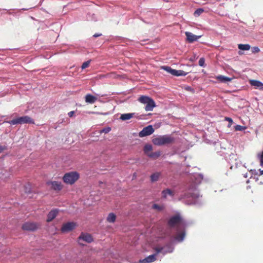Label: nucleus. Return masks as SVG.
<instances>
[{
  "mask_svg": "<svg viewBox=\"0 0 263 263\" xmlns=\"http://www.w3.org/2000/svg\"><path fill=\"white\" fill-rule=\"evenodd\" d=\"M201 197L199 191L195 189L189 190L183 195L181 198L185 199L184 202L186 204L199 205L201 203Z\"/></svg>",
  "mask_w": 263,
  "mask_h": 263,
  "instance_id": "1",
  "label": "nucleus"
},
{
  "mask_svg": "<svg viewBox=\"0 0 263 263\" xmlns=\"http://www.w3.org/2000/svg\"><path fill=\"white\" fill-rule=\"evenodd\" d=\"M174 141L173 137L170 135H164L154 138L152 142L155 145L161 146L172 143Z\"/></svg>",
  "mask_w": 263,
  "mask_h": 263,
  "instance_id": "2",
  "label": "nucleus"
},
{
  "mask_svg": "<svg viewBox=\"0 0 263 263\" xmlns=\"http://www.w3.org/2000/svg\"><path fill=\"white\" fill-rule=\"evenodd\" d=\"M138 101L145 105L144 109L147 111H152L153 108L156 106V104L154 100L147 96H141L138 99Z\"/></svg>",
  "mask_w": 263,
  "mask_h": 263,
  "instance_id": "3",
  "label": "nucleus"
},
{
  "mask_svg": "<svg viewBox=\"0 0 263 263\" xmlns=\"http://www.w3.org/2000/svg\"><path fill=\"white\" fill-rule=\"evenodd\" d=\"M80 178L79 174L77 172L66 173L63 177V181L68 184H73Z\"/></svg>",
  "mask_w": 263,
  "mask_h": 263,
  "instance_id": "4",
  "label": "nucleus"
},
{
  "mask_svg": "<svg viewBox=\"0 0 263 263\" xmlns=\"http://www.w3.org/2000/svg\"><path fill=\"white\" fill-rule=\"evenodd\" d=\"M11 125L23 124L25 123L34 124V120L28 116H24L14 119L8 122Z\"/></svg>",
  "mask_w": 263,
  "mask_h": 263,
  "instance_id": "5",
  "label": "nucleus"
},
{
  "mask_svg": "<svg viewBox=\"0 0 263 263\" xmlns=\"http://www.w3.org/2000/svg\"><path fill=\"white\" fill-rule=\"evenodd\" d=\"M168 224L170 227L176 225L178 228L184 229L185 223L179 215H175L172 217L168 220Z\"/></svg>",
  "mask_w": 263,
  "mask_h": 263,
  "instance_id": "6",
  "label": "nucleus"
},
{
  "mask_svg": "<svg viewBox=\"0 0 263 263\" xmlns=\"http://www.w3.org/2000/svg\"><path fill=\"white\" fill-rule=\"evenodd\" d=\"M174 249V248L173 245L170 243L162 247H156L155 248L157 254L162 253L163 255L168 253H172Z\"/></svg>",
  "mask_w": 263,
  "mask_h": 263,
  "instance_id": "7",
  "label": "nucleus"
},
{
  "mask_svg": "<svg viewBox=\"0 0 263 263\" xmlns=\"http://www.w3.org/2000/svg\"><path fill=\"white\" fill-rule=\"evenodd\" d=\"M72 263H95V260L88 256H79L73 260Z\"/></svg>",
  "mask_w": 263,
  "mask_h": 263,
  "instance_id": "8",
  "label": "nucleus"
},
{
  "mask_svg": "<svg viewBox=\"0 0 263 263\" xmlns=\"http://www.w3.org/2000/svg\"><path fill=\"white\" fill-rule=\"evenodd\" d=\"M93 240V238L92 237L91 235L88 233H82L80 236L79 237V243L80 245L83 246L84 244H83L81 242V241H84L87 243H91Z\"/></svg>",
  "mask_w": 263,
  "mask_h": 263,
  "instance_id": "9",
  "label": "nucleus"
},
{
  "mask_svg": "<svg viewBox=\"0 0 263 263\" xmlns=\"http://www.w3.org/2000/svg\"><path fill=\"white\" fill-rule=\"evenodd\" d=\"M76 227V224L74 222H68L64 223L61 229L63 233H67L73 230Z\"/></svg>",
  "mask_w": 263,
  "mask_h": 263,
  "instance_id": "10",
  "label": "nucleus"
},
{
  "mask_svg": "<svg viewBox=\"0 0 263 263\" xmlns=\"http://www.w3.org/2000/svg\"><path fill=\"white\" fill-rule=\"evenodd\" d=\"M154 132V129L152 125H148L145 127L139 133V136L140 137H144L147 136L151 135Z\"/></svg>",
  "mask_w": 263,
  "mask_h": 263,
  "instance_id": "11",
  "label": "nucleus"
},
{
  "mask_svg": "<svg viewBox=\"0 0 263 263\" xmlns=\"http://www.w3.org/2000/svg\"><path fill=\"white\" fill-rule=\"evenodd\" d=\"M38 228V225L35 222H27L22 225L23 230L28 231H34Z\"/></svg>",
  "mask_w": 263,
  "mask_h": 263,
  "instance_id": "12",
  "label": "nucleus"
},
{
  "mask_svg": "<svg viewBox=\"0 0 263 263\" xmlns=\"http://www.w3.org/2000/svg\"><path fill=\"white\" fill-rule=\"evenodd\" d=\"M185 34L186 36L187 41L190 43H192L195 41H197L199 38L201 37V35H196L188 31L185 32Z\"/></svg>",
  "mask_w": 263,
  "mask_h": 263,
  "instance_id": "13",
  "label": "nucleus"
},
{
  "mask_svg": "<svg viewBox=\"0 0 263 263\" xmlns=\"http://www.w3.org/2000/svg\"><path fill=\"white\" fill-rule=\"evenodd\" d=\"M48 185H51V188L55 191H60L62 189V185L61 182L57 181H51L47 182Z\"/></svg>",
  "mask_w": 263,
  "mask_h": 263,
  "instance_id": "14",
  "label": "nucleus"
},
{
  "mask_svg": "<svg viewBox=\"0 0 263 263\" xmlns=\"http://www.w3.org/2000/svg\"><path fill=\"white\" fill-rule=\"evenodd\" d=\"M158 254L156 253L153 254L152 255H149L144 259L140 260V263H150L156 260V256Z\"/></svg>",
  "mask_w": 263,
  "mask_h": 263,
  "instance_id": "15",
  "label": "nucleus"
},
{
  "mask_svg": "<svg viewBox=\"0 0 263 263\" xmlns=\"http://www.w3.org/2000/svg\"><path fill=\"white\" fill-rule=\"evenodd\" d=\"M250 84L251 86H254L256 89H259L260 90H263V83L257 80H251Z\"/></svg>",
  "mask_w": 263,
  "mask_h": 263,
  "instance_id": "16",
  "label": "nucleus"
},
{
  "mask_svg": "<svg viewBox=\"0 0 263 263\" xmlns=\"http://www.w3.org/2000/svg\"><path fill=\"white\" fill-rule=\"evenodd\" d=\"M59 210L58 209H54L51 210L47 215V222H50L54 219L57 216Z\"/></svg>",
  "mask_w": 263,
  "mask_h": 263,
  "instance_id": "17",
  "label": "nucleus"
},
{
  "mask_svg": "<svg viewBox=\"0 0 263 263\" xmlns=\"http://www.w3.org/2000/svg\"><path fill=\"white\" fill-rule=\"evenodd\" d=\"M162 197L163 198L166 199L167 196L173 197L175 195L174 192L170 189H166L162 191Z\"/></svg>",
  "mask_w": 263,
  "mask_h": 263,
  "instance_id": "18",
  "label": "nucleus"
},
{
  "mask_svg": "<svg viewBox=\"0 0 263 263\" xmlns=\"http://www.w3.org/2000/svg\"><path fill=\"white\" fill-rule=\"evenodd\" d=\"M97 100V98L90 94H87L85 96V101L90 104L94 103Z\"/></svg>",
  "mask_w": 263,
  "mask_h": 263,
  "instance_id": "19",
  "label": "nucleus"
},
{
  "mask_svg": "<svg viewBox=\"0 0 263 263\" xmlns=\"http://www.w3.org/2000/svg\"><path fill=\"white\" fill-rule=\"evenodd\" d=\"M135 115V113H127L122 114L120 116V119L122 121L129 120L132 118Z\"/></svg>",
  "mask_w": 263,
  "mask_h": 263,
  "instance_id": "20",
  "label": "nucleus"
},
{
  "mask_svg": "<svg viewBox=\"0 0 263 263\" xmlns=\"http://www.w3.org/2000/svg\"><path fill=\"white\" fill-rule=\"evenodd\" d=\"M161 175V174L160 172H156L152 174L150 176L151 182H154L157 181L159 180Z\"/></svg>",
  "mask_w": 263,
  "mask_h": 263,
  "instance_id": "21",
  "label": "nucleus"
},
{
  "mask_svg": "<svg viewBox=\"0 0 263 263\" xmlns=\"http://www.w3.org/2000/svg\"><path fill=\"white\" fill-rule=\"evenodd\" d=\"M216 78L218 81H219L221 82H223V83H227L228 82H230L232 80L231 78H230L229 77H226V76H221V75L218 76L216 77Z\"/></svg>",
  "mask_w": 263,
  "mask_h": 263,
  "instance_id": "22",
  "label": "nucleus"
},
{
  "mask_svg": "<svg viewBox=\"0 0 263 263\" xmlns=\"http://www.w3.org/2000/svg\"><path fill=\"white\" fill-rule=\"evenodd\" d=\"M116 219V215L113 213H110L108 214L107 217V221L110 223H113L115 221Z\"/></svg>",
  "mask_w": 263,
  "mask_h": 263,
  "instance_id": "23",
  "label": "nucleus"
},
{
  "mask_svg": "<svg viewBox=\"0 0 263 263\" xmlns=\"http://www.w3.org/2000/svg\"><path fill=\"white\" fill-rule=\"evenodd\" d=\"M185 234V231L183 229V231H181V233L180 234H179L178 235H177L176 237V240L178 242L182 241L184 238Z\"/></svg>",
  "mask_w": 263,
  "mask_h": 263,
  "instance_id": "24",
  "label": "nucleus"
},
{
  "mask_svg": "<svg viewBox=\"0 0 263 263\" xmlns=\"http://www.w3.org/2000/svg\"><path fill=\"white\" fill-rule=\"evenodd\" d=\"M238 48L239 49L241 50H250L251 46L249 44H240L238 45Z\"/></svg>",
  "mask_w": 263,
  "mask_h": 263,
  "instance_id": "25",
  "label": "nucleus"
},
{
  "mask_svg": "<svg viewBox=\"0 0 263 263\" xmlns=\"http://www.w3.org/2000/svg\"><path fill=\"white\" fill-rule=\"evenodd\" d=\"M152 149L153 147L152 145L146 144L144 147L143 151L144 153L148 156V154H149L151 153V151L152 150Z\"/></svg>",
  "mask_w": 263,
  "mask_h": 263,
  "instance_id": "26",
  "label": "nucleus"
},
{
  "mask_svg": "<svg viewBox=\"0 0 263 263\" xmlns=\"http://www.w3.org/2000/svg\"><path fill=\"white\" fill-rule=\"evenodd\" d=\"M161 155V152L157 151L155 152H151L149 154H148V156L150 158H157L160 157Z\"/></svg>",
  "mask_w": 263,
  "mask_h": 263,
  "instance_id": "27",
  "label": "nucleus"
},
{
  "mask_svg": "<svg viewBox=\"0 0 263 263\" xmlns=\"http://www.w3.org/2000/svg\"><path fill=\"white\" fill-rule=\"evenodd\" d=\"M204 10L203 8H198L195 11L194 13V15L195 17H198L204 12Z\"/></svg>",
  "mask_w": 263,
  "mask_h": 263,
  "instance_id": "28",
  "label": "nucleus"
},
{
  "mask_svg": "<svg viewBox=\"0 0 263 263\" xmlns=\"http://www.w3.org/2000/svg\"><path fill=\"white\" fill-rule=\"evenodd\" d=\"M234 128L236 131H243L245 130L247 128V127L246 126H245L236 125V126H235Z\"/></svg>",
  "mask_w": 263,
  "mask_h": 263,
  "instance_id": "29",
  "label": "nucleus"
},
{
  "mask_svg": "<svg viewBox=\"0 0 263 263\" xmlns=\"http://www.w3.org/2000/svg\"><path fill=\"white\" fill-rule=\"evenodd\" d=\"M90 63V60L84 62L81 66V68L82 69H84L88 67Z\"/></svg>",
  "mask_w": 263,
  "mask_h": 263,
  "instance_id": "30",
  "label": "nucleus"
},
{
  "mask_svg": "<svg viewBox=\"0 0 263 263\" xmlns=\"http://www.w3.org/2000/svg\"><path fill=\"white\" fill-rule=\"evenodd\" d=\"M162 69L166 71L167 72H169L172 74V70H173L174 69H172L171 67L168 66H164L162 67Z\"/></svg>",
  "mask_w": 263,
  "mask_h": 263,
  "instance_id": "31",
  "label": "nucleus"
},
{
  "mask_svg": "<svg viewBox=\"0 0 263 263\" xmlns=\"http://www.w3.org/2000/svg\"><path fill=\"white\" fill-rule=\"evenodd\" d=\"M194 177L197 179H198V181H196V182H200V181H201V180H202L203 179V176L201 174H196L194 176Z\"/></svg>",
  "mask_w": 263,
  "mask_h": 263,
  "instance_id": "32",
  "label": "nucleus"
},
{
  "mask_svg": "<svg viewBox=\"0 0 263 263\" xmlns=\"http://www.w3.org/2000/svg\"><path fill=\"white\" fill-rule=\"evenodd\" d=\"M199 65L201 67H204L205 66V60L203 58H201L200 59H199Z\"/></svg>",
  "mask_w": 263,
  "mask_h": 263,
  "instance_id": "33",
  "label": "nucleus"
},
{
  "mask_svg": "<svg viewBox=\"0 0 263 263\" xmlns=\"http://www.w3.org/2000/svg\"><path fill=\"white\" fill-rule=\"evenodd\" d=\"M111 130V128L109 127H107L105 128H103L102 130H101L100 133H104L105 134H107L109 133Z\"/></svg>",
  "mask_w": 263,
  "mask_h": 263,
  "instance_id": "34",
  "label": "nucleus"
},
{
  "mask_svg": "<svg viewBox=\"0 0 263 263\" xmlns=\"http://www.w3.org/2000/svg\"><path fill=\"white\" fill-rule=\"evenodd\" d=\"M153 208L154 209L158 210V211H161L163 209V208L162 206L157 204H153Z\"/></svg>",
  "mask_w": 263,
  "mask_h": 263,
  "instance_id": "35",
  "label": "nucleus"
},
{
  "mask_svg": "<svg viewBox=\"0 0 263 263\" xmlns=\"http://www.w3.org/2000/svg\"><path fill=\"white\" fill-rule=\"evenodd\" d=\"M260 51V49L258 47H253L252 48V52L254 53H258Z\"/></svg>",
  "mask_w": 263,
  "mask_h": 263,
  "instance_id": "36",
  "label": "nucleus"
},
{
  "mask_svg": "<svg viewBox=\"0 0 263 263\" xmlns=\"http://www.w3.org/2000/svg\"><path fill=\"white\" fill-rule=\"evenodd\" d=\"M225 120L226 121H228L229 122V124L228 125V127H230L231 126V125L232 124V123H233V120H232V119L230 118V117H226L225 118Z\"/></svg>",
  "mask_w": 263,
  "mask_h": 263,
  "instance_id": "37",
  "label": "nucleus"
},
{
  "mask_svg": "<svg viewBox=\"0 0 263 263\" xmlns=\"http://www.w3.org/2000/svg\"><path fill=\"white\" fill-rule=\"evenodd\" d=\"M179 76H185L187 74V72L182 70H179Z\"/></svg>",
  "mask_w": 263,
  "mask_h": 263,
  "instance_id": "38",
  "label": "nucleus"
},
{
  "mask_svg": "<svg viewBox=\"0 0 263 263\" xmlns=\"http://www.w3.org/2000/svg\"><path fill=\"white\" fill-rule=\"evenodd\" d=\"M179 70L173 69L172 74L174 76H179Z\"/></svg>",
  "mask_w": 263,
  "mask_h": 263,
  "instance_id": "39",
  "label": "nucleus"
},
{
  "mask_svg": "<svg viewBox=\"0 0 263 263\" xmlns=\"http://www.w3.org/2000/svg\"><path fill=\"white\" fill-rule=\"evenodd\" d=\"M25 191L26 193H30L31 192V189L29 185H28V186H26L25 187Z\"/></svg>",
  "mask_w": 263,
  "mask_h": 263,
  "instance_id": "40",
  "label": "nucleus"
},
{
  "mask_svg": "<svg viewBox=\"0 0 263 263\" xmlns=\"http://www.w3.org/2000/svg\"><path fill=\"white\" fill-rule=\"evenodd\" d=\"M7 147L6 146L0 145V153H1L4 150L7 149Z\"/></svg>",
  "mask_w": 263,
  "mask_h": 263,
  "instance_id": "41",
  "label": "nucleus"
},
{
  "mask_svg": "<svg viewBox=\"0 0 263 263\" xmlns=\"http://www.w3.org/2000/svg\"><path fill=\"white\" fill-rule=\"evenodd\" d=\"M95 114H98V115H108V112H95Z\"/></svg>",
  "mask_w": 263,
  "mask_h": 263,
  "instance_id": "42",
  "label": "nucleus"
},
{
  "mask_svg": "<svg viewBox=\"0 0 263 263\" xmlns=\"http://www.w3.org/2000/svg\"><path fill=\"white\" fill-rule=\"evenodd\" d=\"M74 111H71L68 113V115L69 117H71L73 116V115L74 114Z\"/></svg>",
  "mask_w": 263,
  "mask_h": 263,
  "instance_id": "43",
  "label": "nucleus"
},
{
  "mask_svg": "<svg viewBox=\"0 0 263 263\" xmlns=\"http://www.w3.org/2000/svg\"><path fill=\"white\" fill-rule=\"evenodd\" d=\"M102 35V34L101 33H95V34H93V36L94 37H99V36H100Z\"/></svg>",
  "mask_w": 263,
  "mask_h": 263,
  "instance_id": "44",
  "label": "nucleus"
},
{
  "mask_svg": "<svg viewBox=\"0 0 263 263\" xmlns=\"http://www.w3.org/2000/svg\"><path fill=\"white\" fill-rule=\"evenodd\" d=\"M230 157H232V158H234L236 157V155L233 154H232L231 155H230Z\"/></svg>",
  "mask_w": 263,
  "mask_h": 263,
  "instance_id": "45",
  "label": "nucleus"
},
{
  "mask_svg": "<svg viewBox=\"0 0 263 263\" xmlns=\"http://www.w3.org/2000/svg\"><path fill=\"white\" fill-rule=\"evenodd\" d=\"M259 173H260V175H263V170H261L260 169L259 170Z\"/></svg>",
  "mask_w": 263,
  "mask_h": 263,
  "instance_id": "46",
  "label": "nucleus"
},
{
  "mask_svg": "<svg viewBox=\"0 0 263 263\" xmlns=\"http://www.w3.org/2000/svg\"><path fill=\"white\" fill-rule=\"evenodd\" d=\"M186 89L188 90H192V88L191 87L188 86L186 88Z\"/></svg>",
  "mask_w": 263,
  "mask_h": 263,
  "instance_id": "47",
  "label": "nucleus"
},
{
  "mask_svg": "<svg viewBox=\"0 0 263 263\" xmlns=\"http://www.w3.org/2000/svg\"><path fill=\"white\" fill-rule=\"evenodd\" d=\"M28 9H26V8H23L22 9V10H28Z\"/></svg>",
  "mask_w": 263,
  "mask_h": 263,
  "instance_id": "48",
  "label": "nucleus"
}]
</instances>
